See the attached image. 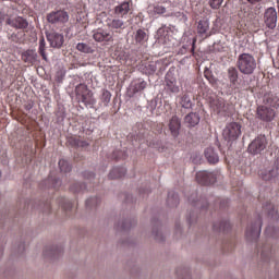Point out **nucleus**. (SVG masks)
Wrapping results in <instances>:
<instances>
[{"mask_svg":"<svg viewBox=\"0 0 279 279\" xmlns=\"http://www.w3.org/2000/svg\"><path fill=\"white\" fill-rule=\"evenodd\" d=\"M107 25L109 29H116L118 34H121V29H125V22L120 19H113Z\"/></svg>","mask_w":279,"mask_h":279,"instance_id":"412c9836","label":"nucleus"},{"mask_svg":"<svg viewBox=\"0 0 279 279\" xmlns=\"http://www.w3.org/2000/svg\"><path fill=\"white\" fill-rule=\"evenodd\" d=\"M128 173L125 168H113L109 173L110 180H119V178H123Z\"/></svg>","mask_w":279,"mask_h":279,"instance_id":"a878e982","label":"nucleus"},{"mask_svg":"<svg viewBox=\"0 0 279 279\" xmlns=\"http://www.w3.org/2000/svg\"><path fill=\"white\" fill-rule=\"evenodd\" d=\"M84 178L85 180H88L89 182H93V180H95V173L93 172H84Z\"/></svg>","mask_w":279,"mask_h":279,"instance_id":"79ce46f5","label":"nucleus"},{"mask_svg":"<svg viewBox=\"0 0 279 279\" xmlns=\"http://www.w3.org/2000/svg\"><path fill=\"white\" fill-rule=\"evenodd\" d=\"M210 108L214 110V112H217V114H220V112H227L226 108V101L223 99H214L210 101Z\"/></svg>","mask_w":279,"mask_h":279,"instance_id":"a211bd4d","label":"nucleus"},{"mask_svg":"<svg viewBox=\"0 0 279 279\" xmlns=\"http://www.w3.org/2000/svg\"><path fill=\"white\" fill-rule=\"evenodd\" d=\"M214 228L216 230H219V232H226V231L230 230V221L225 220V221L220 222L219 226L214 225Z\"/></svg>","mask_w":279,"mask_h":279,"instance_id":"f704fd0d","label":"nucleus"},{"mask_svg":"<svg viewBox=\"0 0 279 279\" xmlns=\"http://www.w3.org/2000/svg\"><path fill=\"white\" fill-rule=\"evenodd\" d=\"M52 186H53V189H58V186H60V181L54 180V181L52 182Z\"/></svg>","mask_w":279,"mask_h":279,"instance_id":"49530a36","label":"nucleus"},{"mask_svg":"<svg viewBox=\"0 0 279 279\" xmlns=\"http://www.w3.org/2000/svg\"><path fill=\"white\" fill-rule=\"evenodd\" d=\"M68 143L71 145V147H88V143L86 141L80 140V137H70L68 138Z\"/></svg>","mask_w":279,"mask_h":279,"instance_id":"cd10ccee","label":"nucleus"},{"mask_svg":"<svg viewBox=\"0 0 279 279\" xmlns=\"http://www.w3.org/2000/svg\"><path fill=\"white\" fill-rule=\"evenodd\" d=\"M153 12L155 14H165V12H167V9L163 5L156 4L154 5Z\"/></svg>","mask_w":279,"mask_h":279,"instance_id":"ea45409f","label":"nucleus"},{"mask_svg":"<svg viewBox=\"0 0 279 279\" xmlns=\"http://www.w3.org/2000/svg\"><path fill=\"white\" fill-rule=\"evenodd\" d=\"M50 254L56 255V251H54V250H51V251H50Z\"/></svg>","mask_w":279,"mask_h":279,"instance_id":"603ef678","label":"nucleus"},{"mask_svg":"<svg viewBox=\"0 0 279 279\" xmlns=\"http://www.w3.org/2000/svg\"><path fill=\"white\" fill-rule=\"evenodd\" d=\"M267 136L258 135L250 143L247 151L253 156H258V154H263L267 149Z\"/></svg>","mask_w":279,"mask_h":279,"instance_id":"7ed1b4c3","label":"nucleus"},{"mask_svg":"<svg viewBox=\"0 0 279 279\" xmlns=\"http://www.w3.org/2000/svg\"><path fill=\"white\" fill-rule=\"evenodd\" d=\"M7 25L14 27V29H27V27H29V23L23 16L7 19Z\"/></svg>","mask_w":279,"mask_h":279,"instance_id":"9b49d317","label":"nucleus"},{"mask_svg":"<svg viewBox=\"0 0 279 279\" xmlns=\"http://www.w3.org/2000/svg\"><path fill=\"white\" fill-rule=\"evenodd\" d=\"M165 90L167 95H178L180 93V85H178V78L167 74L165 78Z\"/></svg>","mask_w":279,"mask_h":279,"instance_id":"1a4fd4ad","label":"nucleus"},{"mask_svg":"<svg viewBox=\"0 0 279 279\" xmlns=\"http://www.w3.org/2000/svg\"><path fill=\"white\" fill-rule=\"evenodd\" d=\"M76 49L82 53H93V48L85 43H78Z\"/></svg>","mask_w":279,"mask_h":279,"instance_id":"7c9ffc66","label":"nucleus"},{"mask_svg":"<svg viewBox=\"0 0 279 279\" xmlns=\"http://www.w3.org/2000/svg\"><path fill=\"white\" fill-rule=\"evenodd\" d=\"M180 128H182V122L180 121V118H178V116H173L169 122V130L172 136L175 137L180 134Z\"/></svg>","mask_w":279,"mask_h":279,"instance_id":"2eb2a0df","label":"nucleus"},{"mask_svg":"<svg viewBox=\"0 0 279 279\" xmlns=\"http://www.w3.org/2000/svg\"><path fill=\"white\" fill-rule=\"evenodd\" d=\"M158 34H162V28H160V29L158 31Z\"/></svg>","mask_w":279,"mask_h":279,"instance_id":"5fc2aeb1","label":"nucleus"},{"mask_svg":"<svg viewBox=\"0 0 279 279\" xmlns=\"http://www.w3.org/2000/svg\"><path fill=\"white\" fill-rule=\"evenodd\" d=\"M221 3H223V0H209V5L213 10H219V8H221Z\"/></svg>","mask_w":279,"mask_h":279,"instance_id":"58836bf2","label":"nucleus"},{"mask_svg":"<svg viewBox=\"0 0 279 279\" xmlns=\"http://www.w3.org/2000/svg\"><path fill=\"white\" fill-rule=\"evenodd\" d=\"M262 256L265 258V250L262 251Z\"/></svg>","mask_w":279,"mask_h":279,"instance_id":"864d4df0","label":"nucleus"},{"mask_svg":"<svg viewBox=\"0 0 279 279\" xmlns=\"http://www.w3.org/2000/svg\"><path fill=\"white\" fill-rule=\"evenodd\" d=\"M264 23L268 29H276V25H278V12L276 8L270 7L265 11Z\"/></svg>","mask_w":279,"mask_h":279,"instance_id":"0eeeda50","label":"nucleus"},{"mask_svg":"<svg viewBox=\"0 0 279 279\" xmlns=\"http://www.w3.org/2000/svg\"><path fill=\"white\" fill-rule=\"evenodd\" d=\"M265 233L267 234V236H271L272 239H279L278 228L267 227Z\"/></svg>","mask_w":279,"mask_h":279,"instance_id":"72a5a7b5","label":"nucleus"},{"mask_svg":"<svg viewBox=\"0 0 279 279\" xmlns=\"http://www.w3.org/2000/svg\"><path fill=\"white\" fill-rule=\"evenodd\" d=\"M95 204V198H89L86 201V206H93Z\"/></svg>","mask_w":279,"mask_h":279,"instance_id":"c03bdc74","label":"nucleus"},{"mask_svg":"<svg viewBox=\"0 0 279 279\" xmlns=\"http://www.w3.org/2000/svg\"><path fill=\"white\" fill-rule=\"evenodd\" d=\"M93 38L96 43H110L112 35L104 29H98L94 33Z\"/></svg>","mask_w":279,"mask_h":279,"instance_id":"dca6fc26","label":"nucleus"},{"mask_svg":"<svg viewBox=\"0 0 279 279\" xmlns=\"http://www.w3.org/2000/svg\"><path fill=\"white\" fill-rule=\"evenodd\" d=\"M264 213H267L268 217H271L276 221H278L279 216H278V209L271 203L266 204L264 207Z\"/></svg>","mask_w":279,"mask_h":279,"instance_id":"393cba45","label":"nucleus"},{"mask_svg":"<svg viewBox=\"0 0 279 279\" xmlns=\"http://www.w3.org/2000/svg\"><path fill=\"white\" fill-rule=\"evenodd\" d=\"M148 66H149L151 73H156V65L149 64Z\"/></svg>","mask_w":279,"mask_h":279,"instance_id":"09e8293b","label":"nucleus"},{"mask_svg":"<svg viewBox=\"0 0 279 279\" xmlns=\"http://www.w3.org/2000/svg\"><path fill=\"white\" fill-rule=\"evenodd\" d=\"M196 182L203 186H208L209 184H215L217 182V177L215 173L208 171H199L196 173Z\"/></svg>","mask_w":279,"mask_h":279,"instance_id":"9d476101","label":"nucleus"},{"mask_svg":"<svg viewBox=\"0 0 279 279\" xmlns=\"http://www.w3.org/2000/svg\"><path fill=\"white\" fill-rule=\"evenodd\" d=\"M113 158L116 160H125V158H128V155L123 151H116L113 153Z\"/></svg>","mask_w":279,"mask_h":279,"instance_id":"a19ab883","label":"nucleus"},{"mask_svg":"<svg viewBox=\"0 0 279 279\" xmlns=\"http://www.w3.org/2000/svg\"><path fill=\"white\" fill-rule=\"evenodd\" d=\"M110 99H112V94L108 89H102V94L100 96V106L108 108L110 104Z\"/></svg>","mask_w":279,"mask_h":279,"instance_id":"bb28decb","label":"nucleus"},{"mask_svg":"<svg viewBox=\"0 0 279 279\" xmlns=\"http://www.w3.org/2000/svg\"><path fill=\"white\" fill-rule=\"evenodd\" d=\"M47 38H48V41L50 43V47L60 49V47L64 45V36H62V34L51 33L47 36Z\"/></svg>","mask_w":279,"mask_h":279,"instance_id":"ddd939ff","label":"nucleus"},{"mask_svg":"<svg viewBox=\"0 0 279 279\" xmlns=\"http://www.w3.org/2000/svg\"><path fill=\"white\" fill-rule=\"evenodd\" d=\"M208 29H210V23L207 20H201L197 24V34L208 38V36H210Z\"/></svg>","mask_w":279,"mask_h":279,"instance_id":"6ab92c4d","label":"nucleus"},{"mask_svg":"<svg viewBox=\"0 0 279 279\" xmlns=\"http://www.w3.org/2000/svg\"><path fill=\"white\" fill-rule=\"evenodd\" d=\"M39 54L41 56L43 60L47 61V53H45V38L39 39Z\"/></svg>","mask_w":279,"mask_h":279,"instance_id":"c9c22d12","label":"nucleus"},{"mask_svg":"<svg viewBox=\"0 0 279 279\" xmlns=\"http://www.w3.org/2000/svg\"><path fill=\"white\" fill-rule=\"evenodd\" d=\"M125 228H126L125 225H123V226H122V230H125Z\"/></svg>","mask_w":279,"mask_h":279,"instance_id":"6e6d98bb","label":"nucleus"},{"mask_svg":"<svg viewBox=\"0 0 279 279\" xmlns=\"http://www.w3.org/2000/svg\"><path fill=\"white\" fill-rule=\"evenodd\" d=\"M46 19L51 25H64L69 23V13L64 10L52 11L47 14Z\"/></svg>","mask_w":279,"mask_h":279,"instance_id":"20e7f679","label":"nucleus"},{"mask_svg":"<svg viewBox=\"0 0 279 279\" xmlns=\"http://www.w3.org/2000/svg\"><path fill=\"white\" fill-rule=\"evenodd\" d=\"M186 49H189V47L187 46H183L182 49H181V53H185Z\"/></svg>","mask_w":279,"mask_h":279,"instance_id":"8fccbe9b","label":"nucleus"},{"mask_svg":"<svg viewBox=\"0 0 279 279\" xmlns=\"http://www.w3.org/2000/svg\"><path fill=\"white\" fill-rule=\"evenodd\" d=\"M228 78L232 86V89L238 90L239 93V84H236L239 82V71L236 70V68L228 69Z\"/></svg>","mask_w":279,"mask_h":279,"instance_id":"4468645a","label":"nucleus"},{"mask_svg":"<svg viewBox=\"0 0 279 279\" xmlns=\"http://www.w3.org/2000/svg\"><path fill=\"white\" fill-rule=\"evenodd\" d=\"M248 3H251L252 5H256V3H260V1L263 0H246Z\"/></svg>","mask_w":279,"mask_h":279,"instance_id":"a18cd8bd","label":"nucleus"},{"mask_svg":"<svg viewBox=\"0 0 279 279\" xmlns=\"http://www.w3.org/2000/svg\"><path fill=\"white\" fill-rule=\"evenodd\" d=\"M278 175H279V169L278 167H275L271 170H269L267 173H263L262 178L263 180L269 181V180H274V178H278Z\"/></svg>","mask_w":279,"mask_h":279,"instance_id":"c756f323","label":"nucleus"},{"mask_svg":"<svg viewBox=\"0 0 279 279\" xmlns=\"http://www.w3.org/2000/svg\"><path fill=\"white\" fill-rule=\"evenodd\" d=\"M149 40V36L143 28H138L135 33V43L137 45H145Z\"/></svg>","mask_w":279,"mask_h":279,"instance_id":"b1692460","label":"nucleus"},{"mask_svg":"<svg viewBox=\"0 0 279 279\" xmlns=\"http://www.w3.org/2000/svg\"><path fill=\"white\" fill-rule=\"evenodd\" d=\"M3 21H5V15L0 14V25H3Z\"/></svg>","mask_w":279,"mask_h":279,"instance_id":"de8ad7c7","label":"nucleus"},{"mask_svg":"<svg viewBox=\"0 0 279 279\" xmlns=\"http://www.w3.org/2000/svg\"><path fill=\"white\" fill-rule=\"evenodd\" d=\"M196 43H197V38H193L191 53H195V45H196Z\"/></svg>","mask_w":279,"mask_h":279,"instance_id":"37998d69","label":"nucleus"},{"mask_svg":"<svg viewBox=\"0 0 279 279\" xmlns=\"http://www.w3.org/2000/svg\"><path fill=\"white\" fill-rule=\"evenodd\" d=\"M22 60L27 64H36L38 61V53H36L35 50H26L22 53Z\"/></svg>","mask_w":279,"mask_h":279,"instance_id":"f3484780","label":"nucleus"},{"mask_svg":"<svg viewBox=\"0 0 279 279\" xmlns=\"http://www.w3.org/2000/svg\"><path fill=\"white\" fill-rule=\"evenodd\" d=\"M75 95L77 101L84 104L86 108H95L97 99H95L93 90L88 89V86L86 84H78L75 87Z\"/></svg>","mask_w":279,"mask_h":279,"instance_id":"f257e3e1","label":"nucleus"},{"mask_svg":"<svg viewBox=\"0 0 279 279\" xmlns=\"http://www.w3.org/2000/svg\"><path fill=\"white\" fill-rule=\"evenodd\" d=\"M46 209L48 213H51V205L50 204H46Z\"/></svg>","mask_w":279,"mask_h":279,"instance_id":"3c124183","label":"nucleus"},{"mask_svg":"<svg viewBox=\"0 0 279 279\" xmlns=\"http://www.w3.org/2000/svg\"><path fill=\"white\" fill-rule=\"evenodd\" d=\"M260 228H263V218L259 217L254 225L246 228V239H248V241H258Z\"/></svg>","mask_w":279,"mask_h":279,"instance_id":"6e6552de","label":"nucleus"},{"mask_svg":"<svg viewBox=\"0 0 279 279\" xmlns=\"http://www.w3.org/2000/svg\"><path fill=\"white\" fill-rule=\"evenodd\" d=\"M59 169L62 173H69L71 172V165H69V161L64 159L59 160Z\"/></svg>","mask_w":279,"mask_h":279,"instance_id":"2f4dec72","label":"nucleus"},{"mask_svg":"<svg viewBox=\"0 0 279 279\" xmlns=\"http://www.w3.org/2000/svg\"><path fill=\"white\" fill-rule=\"evenodd\" d=\"M84 189H86V185H84L82 183H74L70 187V191H72V193H82V191H84Z\"/></svg>","mask_w":279,"mask_h":279,"instance_id":"e433bc0d","label":"nucleus"},{"mask_svg":"<svg viewBox=\"0 0 279 279\" xmlns=\"http://www.w3.org/2000/svg\"><path fill=\"white\" fill-rule=\"evenodd\" d=\"M205 158L209 165H217L219 162V155L215 151V148L208 147L205 149Z\"/></svg>","mask_w":279,"mask_h":279,"instance_id":"aec40b11","label":"nucleus"},{"mask_svg":"<svg viewBox=\"0 0 279 279\" xmlns=\"http://www.w3.org/2000/svg\"><path fill=\"white\" fill-rule=\"evenodd\" d=\"M130 10H131L130 2H122L121 4H119L114 8V14L123 17V16H125V14H129Z\"/></svg>","mask_w":279,"mask_h":279,"instance_id":"4be33fe9","label":"nucleus"},{"mask_svg":"<svg viewBox=\"0 0 279 279\" xmlns=\"http://www.w3.org/2000/svg\"><path fill=\"white\" fill-rule=\"evenodd\" d=\"M59 204H60L62 210H65V213H69V210H73V203H71L70 201L61 198Z\"/></svg>","mask_w":279,"mask_h":279,"instance_id":"473e14b6","label":"nucleus"},{"mask_svg":"<svg viewBox=\"0 0 279 279\" xmlns=\"http://www.w3.org/2000/svg\"><path fill=\"white\" fill-rule=\"evenodd\" d=\"M147 88V82L138 78L136 81H133L129 87L130 95L134 96L136 93H141L142 90H145Z\"/></svg>","mask_w":279,"mask_h":279,"instance_id":"f8f14e48","label":"nucleus"},{"mask_svg":"<svg viewBox=\"0 0 279 279\" xmlns=\"http://www.w3.org/2000/svg\"><path fill=\"white\" fill-rule=\"evenodd\" d=\"M204 75L206 77V80H208L209 84H211V86H215V84H217V78H215V76H213V73L208 70H206L204 72Z\"/></svg>","mask_w":279,"mask_h":279,"instance_id":"4c0bfd02","label":"nucleus"},{"mask_svg":"<svg viewBox=\"0 0 279 279\" xmlns=\"http://www.w3.org/2000/svg\"><path fill=\"white\" fill-rule=\"evenodd\" d=\"M184 122L186 123V125H189V128H195V125L199 124V114L191 112L185 116Z\"/></svg>","mask_w":279,"mask_h":279,"instance_id":"5701e85b","label":"nucleus"},{"mask_svg":"<svg viewBox=\"0 0 279 279\" xmlns=\"http://www.w3.org/2000/svg\"><path fill=\"white\" fill-rule=\"evenodd\" d=\"M238 69L243 75H252L256 71V59L250 53H242L238 57Z\"/></svg>","mask_w":279,"mask_h":279,"instance_id":"f03ea898","label":"nucleus"},{"mask_svg":"<svg viewBox=\"0 0 279 279\" xmlns=\"http://www.w3.org/2000/svg\"><path fill=\"white\" fill-rule=\"evenodd\" d=\"M180 105L182 106V108L189 109L192 108L193 102L191 101V96L189 94H182V96L180 97Z\"/></svg>","mask_w":279,"mask_h":279,"instance_id":"c85d7f7f","label":"nucleus"},{"mask_svg":"<svg viewBox=\"0 0 279 279\" xmlns=\"http://www.w3.org/2000/svg\"><path fill=\"white\" fill-rule=\"evenodd\" d=\"M256 116L260 121L271 123V121L276 119V110H274L271 107L259 106L257 107Z\"/></svg>","mask_w":279,"mask_h":279,"instance_id":"423d86ee","label":"nucleus"},{"mask_svg":"<svg viewBox=\"0 0 279 279\" xmlns=\"http://www.w3.org/2000/svg\"><path fill=\"white\" fill-rule=\"evenodd\" d=\"M222 136L225 141H236L241 136V124L238 122H231L226 125Z\"/></svg>","mask_w":279,"mask_h":279,"instance_id":"39448f33","label":"nucleus"}]
</instances>
